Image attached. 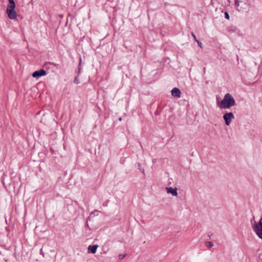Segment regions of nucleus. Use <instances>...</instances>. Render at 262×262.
I'll use <instances>...</instances> for the list:
<instances>
[{
  "instance_id": "obj_1",
  "label": "nucleus",
  "mask_w": 262,
  "mask_h": 262,
  "mask_svg": "<svg viewBox=\"0 0 262 262\" xmlns=\"http://www.w3.org/2000/svg\"><path fill=\"white\" fill-rule=\"evenodd\" d=\"M235 105V101L233 96L230 94H225L223 100L219 104V106L222 109L229 108Z\"/></svg>"
},
{
  "instance_id": "obj_2",
  "label": "nucleus",
  "mask_w": 262,
  "mask_h": 262,
  "mask_svg": "<svg viewBox=\"0 0 262 262\" xmlns=\"http://www.w3.org/2000/svg\"><path fill=\"white\" fill-rule=\"evenodd\" d=\"M9 4L7 6V13L9 18L14 19L17 17V13L15 11V3L14 0H8Z\"/></svg>"
},
{
  "instance_id": "obj_3",
  "label": "nucleus",
  "mask_w": 262,
  "mask_h": 262,
  "mask_svg": "<svg viewBox=\"0 0 262 262\" xmlns=\"http://www.w3.org/2000/svg\"><path fill=\"white\" fill-rule=\"evenodd\" d=\"M252 229L258 237L262 239V217L258 223L252 226Z\"/></svg>"
},
{
  "instance_id": "obj_4",
  "label": "nucleus",
  "mask_w": 262,
  "mask_h": 262,
  "mask_svg": "<svg viewBox=\"0 0 262 262\" xmlns=\"http://www.w3.org/2000/svg\"><path fill=\"white\" fill-rule=\"evenodd\" d=\"M225 123L227 125H229L231 122L232 119L234 118V116L232 112L226 113L223 117Z\"/></svg>"
},
{
  "instance_id": "obj_5",
  "label": "nucleus",
  "mask_w": 262,
  "mask_h": 262,
  "mask_svg": "<svg viewBox=\"0 0 262 262\" xmlns=\"http://www.w3.org/2000/svg\"><path fill=\"white\" fill-rule=\"evenodd\" d=\"M46 75H47L46 71L44 69H40L39 70L34 72L32 73V76H33V77L36 78L37 79L41 76H45Z\"/></svg>"
},
{
  "instance_id": "obj_6",
  "label": "nucleus",
  "mask_w": 262,
  "mask_h": 262,
  "mask_svg": "<svg viewBox=\"0 0 262 262\" xmlns=\"http://www.w3.org/2000/svg\"><path fill=\"white\" fill-rule=\"evenodd\" d=\"M171 92L172 96L173 97H176L178 98H180L181 97L182 93L180 89L177 88H174L172 89Z\"/></svg>"
},
{
  "instance_id": "obj_7",
  "label": "nucleus",
  "mask_w": 262,
  "mask_h": 262,
  "mask_svg": "<svg viewBox=\"0 0 262 262\" xmlns=\"http://www.w3.org/2000/svg\"><path fill=\"white\" fill-rule=\"evenodd\" d=\"M167 192L170 193L172 196H176L178 195L177 188L171 187L166 188Z\"/></svg>"
},
{
  "instance_id": "obj_8",
  "label": "nucleus",
  "mask_w": 262,
  "mask_h": 262,
  "mask_svg": "<svg viewBox=\"0 0 262 262\" xmlns=\"http://www.w3.org/2000/svg\"><path fill=\"white\" fill-rule=\"evenodd\" d=\"M98 247L97 245H90L88 247V251L89 252L94 254L96 252Z\"/></svg>"
},
{
  "instance_id": "obj_9",
  "label": "nucleus",
  "mask_w": 262,
  "mask_h": 262,
  "mask_svg": "<svg viewBox=\"0 0 262 262\" xmlns=\"http://www.w3.org/2000/svg\"><path fill=\"white\" fill-rule=\"evenodd\" d=\"M81 61H82L81 58V57H80L79 64H78V69H77V70H75V73L77 75H78V76H79L81 73Z\"/></svg>"
},
{
  "instance_id": "obj_10",
  "label": "nucleus",
  "mask_w": 262,
  "mask_h": 262,
  "mask_svg": "<svg viewBox=\"0 0 262 262\" xmlns=\"http://www.w3.org/2000/svg\"><path fill=\"white\" fill-rule=\"evenodd\" d=\"M205 245L208 247L209 248H211L213 247V244L212 242H205Z\"/></svg>"
},
{
  "instance_id": "obj_11",
  "label": "nucleus",
  "mask_w": 262,
  "mask_h": 262,
  "mask_svg": "<svg viewBox=\"0 0 262 262\" xmlns=\"http://www.w3.org/2000/svg\"><path fill=\"white\" fill-rule=\"evenodd\" d=\"M78 77L79 76H78V75H77L76 76H75L74 79V81H73V82L75 83V84H78L80 83V81H79V79L78 78Z\"/></svg>"
},
{
  "instance_id": "obj_12",
  "label": "nucleus",
  "mask_w": 262,
  "mask_h": 262,
  "mask_svg": "<svg viewBox=\"0 0 262 262\" xmlns=\"http://www.w3.org/2000/svg\"><path fill=\"white\" fill-rule=\"evenodd\" d=\"M242 1L235 0V6L238 8L239 5V3H243Z\"/></svg>"
},
{
  "instance_id": "obj_13",
  "label": "nucleus",
  "mask_w": 262,
  "mask_h": 262,
  "mask_svg": "<svg viewBox=\"0 0 262 262\" xmlns=\"http://www.w3.org/2000/svg\"><path fill=\"white\" fill-rule=\"evenodd\" d=\"M138 168L140 170V171L142 173H144V169L143 168L141 167V164L140 163H138Z\"/></svg>"
},
{
  "instance_id": "obj_14",
  "label": "nucleus",
  "mask_w": 262,
  "mask_h": 262,
  "mask_svg": "<svg viewBox=\"0 0 262 262\" xmlns=\"http://www.w3.org/2000/svg\"><path fill=\"white\" fill-rule=\"evenodd\" d=\"M126 256L125 254H120L119 255V258L120 259H123Z\"/></svg>"
},
{
  "instance_id": "obj_15",
  "label": "nucleus",
  "mask_w": 262,
  "mask_h": 262,
  "mask_svg": "<svg viewBox=\"0 0 262 262\" xmlns=\"http://www.w3.org/2000/svg\"><path fill=\"white\" fill-rule=\"evenodd\" d=\"M225 17L226 19H229V17H230V16H229V14H228V13L227 12H225Z\"/></svg>"
},
{
  "instance_id": "obj_16",
  "label": "nucleus",
  "mask_w": 262,
  "mask_h": 262,
  "mask_svg": "<svg viewBox=\"0 0 262 262\" xmlns=\"http://www.w3.org/2000/svg\"><path fill=\"white\" fill-rule=\"evenodd\" d=\"M195 41L198 43V46H199L200 48H202V42H201L200 40H196V41Z\"/></svg>"
},
{
  "instance_id": "obj_17",
  "label": "nucleus",
  "mask_w": 262,
  "mask_h": 262,
  "mask_svg": "<svg viewBox=\"0 0 262 262\" xmlns=\"http://www.w3.org/2000/svg\"><path fill=\"white\" fill-rule=\"evenodd\" d=\"M191 35L193 36V37L194 38V39L195 41H196V40H198L195 34L193 33V32H191Z\"/></svg>"
}]
</instances>
